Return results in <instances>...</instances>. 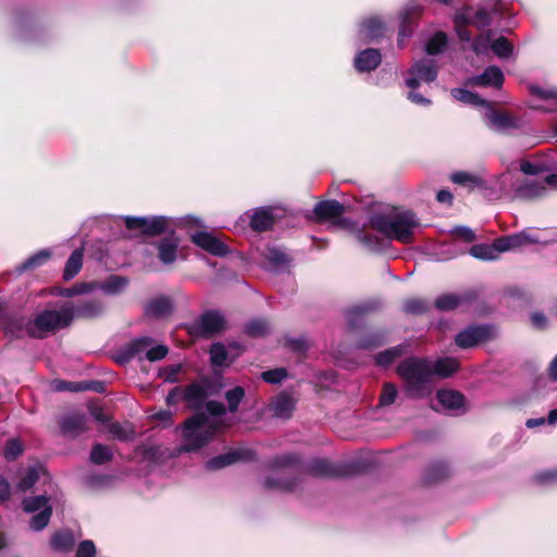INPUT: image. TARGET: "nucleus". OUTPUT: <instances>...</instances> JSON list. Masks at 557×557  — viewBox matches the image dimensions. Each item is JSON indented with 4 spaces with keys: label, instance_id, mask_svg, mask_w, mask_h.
Listing matches in <instances>:
<instances>
[{
    "label": "nucleus",
    "instance_id": "obj_36",
    "mask_svg": "<svg viewBox=\"0 0 557 557\" xmlns=\"http://www.w3.org/2000/svg\"><path fill=\"white\" fill-rule=\"evenodd\" d=\"M458 369V361L451 357H445L432 362V376L447 377Z\"/></svg>",
    "mask_w": 557,
    "mask_h": 557
},
{
    "label": "nucleus",
    "instance_id": "obj_23",
    "mask_svg": "<svg viewBox=\"0 0 557 557\" xmlns=\"http://www.w3.org/2000/svg\"><path fill=\"white\" fill-rule=\"evenodd\" d=\"M275 208L262 207L252 210L250 215V226L257 232H264L271 228L275 221Z\"/></svg>",
    "mask_w": 557,
    "mask_h": 557
},
{
    "label": "nucleus",
    "instance_id": "obj_61",
    "mask_svg": "<svg viewBox=\"0 0 557 557\" xmlns=\"http://www.w3.org/2000/svg\"><path fill=\"white\" fill-rule=\"evenodd\" d=\"M535 481L542 485H553L557 483V469L540 471L535 474Z\"/></svg>",
    "mask_w": 557,
    "mask_h": 557
},
{
    "label": "nucleus",
    "instance_id": "obj_12",
    "mask_svg": "<svg viewBox=\"0 0 557 557\" xmlns=\"http://www.w3.org/2000/svg\"><path fill=\"white\" fill-rule=\"evenodd\" d=\"M494 329L491 325H472L456 335V345L460 348H470L493 335Z\"/></svg>",
    "mask_w": 557,
    "mask_h": 557
},
{
    "label": "nucleus",
    "instance_id": "obj_26",
    "mask_svg": "<svg viewBox=\"0 0 557 557\" xmlns=\"http://www.w3.org/2000/svg\"><path fill=\"white\" fill-rule=\"evenodd\" d=\"M485 121L490 128L497 132H504L517 127V122L512 116L493 110H488L485 113Z\"/></svg>",
    "mask_w": 557,
    "mask_h": 557
},
{
    "label": "nucleus",
    "instance_id": "obj_13",
    "mask_svg": "<svg viewBox=\"0 0 557 557\" xmlns=\"http://www.w3.org/2000/svg\"><path fill=\"white\" fill-rule=\"evenodd\" d=\"M306 471L315 476H346L350 469L345 463H335L326 459H313L306 467Z\"/></svg>",
    "mask_w": 557,
    "mask_h": 557
},
{
    "label": "nucleus",
    "instance_id": "obj_25",
    "mask_svg": "<svg viewBox=\"0 0 557 557\" xmlns=\"http://www.w3.org/2000/svg\"><path fill=\"white\" fill-rule=\"evenodd\" d=\"M295 409V401L288 394H280L272 399L269 405V411L272 416L281 419L290 418Z\"/></svg>",
    "mask_w": 557,
    "mask_h": 557
},
{
    "label": "nucleus",
    "instance_id": "obj_55",
    "mask_svg": "<svg viewBox=\"0 0 557 557\" xmlns=\"http://www.w3.org/2000/svg\"><path fill=\"white\" fill-rule=\"evenodd\" d=\"M244 396H245V389L242 386H236L225 393V398L228 404V410L231 412H234L237 410Z\"/></svg>",
    "mask_w": 557,
    "mask_h": 557
},
{
    "label": "nucleus",
    "instance_id": "obj_48",
    "mask_svg": "<svg viewBox=\"0 0 557 557\" xmlns=\"http://www.w3.org/2000/svg\"><path fill=\"white\" fill-rule=\"evenodd\" d=\"M430 304L420 298H411L404 302L403 310L408 314L420 315L428 312Z\"/></svg>",
    "mask_w": 557,
    "mask_h": 557
},
{
    "label": "nucleus",
    "instance_id": "obj_1",
    "mask_svg": "<svg viewBox=\"0 0 557 557\" xmlns=\"http://www.w3.org/2000/svg\"><path fill=\"white\" fill-rule=\"evenodd\" d=\"M504 11L505 3L500 0L486 1L478 7L462 5L453 14L454 30L459 40L471 42V49L475 54H484L491 48L490 35L481 34L473 38L469 26L482 32L492 26L496 18L502 17Z\"/></svg>",
    "mask_w": 557,
    "mask_h": 557
},
{
    "label": "nucleus",
    "instance_id": "obj_19",
    "mask_svg": "<svg viewBox=\"0 0 557 557\" xmlns=\"http://www.w3.org/2000/svg\"><path fill=\"white\" fill-rule=\"evenodd\" d=\"M382 62L380 50L367 48L356 53L354 58V67L358 73H370L379 67Z\"/></svg>",
    "mask_w": 557,
    "mask_h": 557
},
{
    "label": "nucleus",
    "instance_id": "obj_47",
    "mask_svg": "<svg viewBox=\"0 0 557 557\" xmlns=\"http://www.w3.org/2000/svg\"><path fill=\"white\" fill-rule=\"evenodd\" d=\"M386 342L385 332L377 331L367 334L362 337L358 346L362 349H374L382 346Z\"/></svg>",
    "mask_w": 557,
    "mask_h": 557
},
{
    "label": "nucleus",
    "instance_id": "obj_16",
    "mask_svg": "<svg viewBox=\"0 0 557 557\" xmlns=\"http://www.w3.org/2000/svg\"><path fill=\"white\" fill-rule=\"evenodd\" d=\"M74 319H94L100 317L104 310V304L99 299H85L76 305L66 304Z\"/></svg>",
    "mask_w": 557,
    "mask_h": 557
},
{
    "label": "nucleus",
    "instance_id": "obj_62",
    "mask_svg": "<svg viewBox=\"0 0 557 557\" xmlns=\"http://www.w3.org/2000/svg\"><path fill=\"white\" fill-rule=\"evenodd\" d=\"M285 345L296 352H305L309 347L308 341L304 336L286 338Z\"/></svg>",
    "mask_w": 557,
    "mask_h": 557
},
{
    "label": "nucleus",
    "instance_id": "obj_30",
    "mask_svg": "<svg viewBox=\"0 0 557 557\" xmlns=\"http://www.w3.org/2000/svg\"><path fill=\"white\" fill-rule=\"evenodd\" d=\"M172 308L171 299L165 296H160L146 305L145 313L151 318H164L172 312Z\"/></svg>",
    "mask_w": 557,
    "mask_h": 557
},
{
    "label": "nucleus",
    "instance_id": "obj_18",
    "mask_svg": "<svg viewBox=\"0 0 557 557\" xmlns=\"http://www.w3.org/2000/svg\"><path fill=\"white\" fill-rule=\"evenodd\" d=\"M467 84L473 87L499 89L504 84V73L500 67L490 65L481 74L468 78Z\"/></svg>",
    "mask_w": 557,
    "mask_h": 557
},
{
    "label": "nucleus",
    "instance_id": "obj_53",
    "mask_svg": "<svg viewBox=\"0 0 557 557\" xmlns=\"http://www.w3.org/2000/svg\"><path fill=\"white\" fill-rule=\"evenodd\" d=\"M53 388L58 392H83V391H89L91 388L90 384L82 383V382H67L58 380L53 382Z\"/></svg>",
    "mask_w": 557,
    "mask_h": 557
},
{
    "label": "nucleus",
    "instance_id": "obj_32",
    "mask_svg": "<svg viewBox=\"0 0 557 557\" xmlns=\"http://www.w3.org/2000/svg\"><path fill=\"white\" fill-rule=\"evenodd\" d=\"M128 284V280L119 275H111L101 283H91L92 290L99 288L107 295L120 294Z\"/></svg>",
    "mask_w": 557,
    "mask_h": 557
},
{
    "label": "nucleus",
    "instance_id": "obj_10",
    "mask_svg": "<svg viewBox=\"0 0 557 557\" xmlns=\"http://www.w3.org/2000/svg\"><path fill=\"white\" fill-rule=\"evenodd\" d=\"M406 78V85L411 88H418L422 83H432L436 79L438 70L434 60L421 59L412 64Z\"/></svg>",
    "mask_w": 557,
    "mask_h": 557
},
{
    "label": "nucleus",
    "instance_id": "obj_7",
    "mask_svg": "<svg viewBox=\"0 0 557 557\" xmlns=\"http://www.w3.org/2000/svg\"><path fill=\"white\" fill-rule=\"evenodd\" d=\"M71 311L64 305L60 309L44 310L27 323V333L33 337H44L72 323Z\"/></svg>",
    "mask_w": 557,
    "mask_h": 557
},
{
    "label": "nucleus",
    "instance_id": "obj_21",
    "mask_svg": "<svg viewBox=\"0 0 557 557\" xmlns=\"http://www.w3.org/2000/svg\"><path fill=\"white\" fill-rule=\"evenodd\" d=\"M424 11L420 4L406 7L401 14V24L398 33V46L403 47L405 38H408L413 33L416 18L419 17Z\"/></svg>",
    "mask_w": 557,
    "mask_h": 557
},
{
    "label": "nucleus",
    "instance_id": "obj_49",
    "mask_svg": "<svg viewBox=\"0 0 557 557\" xmlns=\"http://www.w3.org/2000/svg\"><path fill=\"white\" fill-rule=\"evenodd\" d=\"M51 515L52 507H45L41 511L32 517L29 528L35 532L44 530L48 525Z\"/></svg>",
    "mask_w": 557,
    "mask_h": 557
},
{
    "label": "nucleus",
    "instance_id": "obj_52",
    "mask_svg": "<svg viewBox=\"0 0 557 557\" xmlns=\"http://www.w3.org/2000/svg\"><path fill=\"white\" fill-rule=\"evenodd\" d=\"M112 455L110 447L102 444H96L90 451V460L96 465H103L111 460Z\"/></svg>",
    "mask_w": 557,
    "mask_h": 557
},
{
    "label": "nucleus",
    "instance_id": "obj_57",
    "mask_svg": "<svg viewBox=\"0 0 557 557\" xmlns=\"http://www.w3.org/2000/svg\"><path fill=\"white\" fill-rule=\"evenodd\" d=\"M245 331L251 336H262L269 331V324L264 320H252L245 325Z\"/></svg>",
    "mask_w": 557,
    "mask_h": 557
},
{
    "label": "nucleus",
    "instance_id": "obj_15",
    "mask_svg": "<svg viewBox=\"0 0 557 557\" xmlns=\"http://www.w3.org/2000/svg\"><path fill=\"white\" fill-rule=\"evenodd\" d=\"M150 345H152L150 337L144 336L135 338L116 352L115 360L121 364L127 363L135 358L143 360Z\"/></svg>",
    "mask_w": 557,
    "mask_h": 557
},
{
    "label": "nucleus",
    "instance_id": "obj_64",
    "mask_svg": "<svg viewBox=\"0 0 557 557\" xmlns=\"http://www.w3.org/2000/svg\"><path fill=\"white\" fill-rule=\"evenodd\" d=\"M4 457L9 460L15 459L22 454V445L16 440H10L4 447Z\"/></svg>",
    "mask_w": 557,
    "mask_h": 557
},
{
    "label": "nucleus",
    "instance_id": "obj_20",
    "mask_svg": "<svg viewBox=\"0 0 557 557\" xmlns=\"http://www.w3.org/2000/svg\"><path fill=\"white\" fill-rule=\"evenodd\" d=\"M436 398L443 411L453 414L465 412V397L461 393L451 389H440Z\"/></svg>",
    "mask_w": 557,
    "mask_h": 557
},
{
    "label": "nucleus",
    "instance_id": "obj_33",
    "mask_svg": "<svg viewBox=\"0 0 557 557\" xmlns=\"http://www.w3.org/2000/svg\"><path fill=\"white\" fill-rule=\"evenodd\" d=\"M51 255L52 252L50 249H41L20 263L15 268V271L17 274H22L26 271L37 269L45 264L50 259Z\"/></svg>",
    "mask_w": 557,
    "mask_h": 557
},
{
    "label": "nucleus",
    "instance_id": "obj_9",
    "mask_svg": "<svg viewBox=\"0 0 557 557\" xmlns=\"http://www.w3.org/2000/svg\"><path fill=\"white\" fill-rule=\"evenodd\" d=\"M226 321L224 315L216 311L210 310L201 314L189 326V332L196 336L209 337L220 333L225 329Z\"/></svg>",
    "mask_w": 557,
    "mask_h": 557
},
{
    "label": "nucleus",
    "instance_id": "obj_27",
    "mask_svg": "<svg viewBox=\"0 0 557 557\" xmlns=\"http://www.w3.org/2000/svg\"><path fill=\"white\" fill-rule=\"evenodd\" d=\"M379 307V301L371 300L349 308L346 312L349 326L352 329L357 327L362 322L366 314L376 310Z\"/></svg>",
    "mask_w": 557,
    "mask_h": 557
},
{
    "label": "nucleus",
    "instance_id": "obj_45",
    "mask_svg": "<svg viewBox=\"0 0 557 557\" xmlns=\"http://www.w3.org/2000/svg\"><path fill=\"white\" fill-rule=\"evenodd\" d=\"M463 302V297L455 294H446L436 298L435 307L441 311H449L459 307Z\"/></svg>",
    "mask_w": 557,
    "mask_h": 557
},
{
    "label": "nucleus",
    "instance_id": "obj_46",
    "mask_svg": "<svg viewBox=\"0 0 557 557\" xmlns=\"http://www.w3.org/2000/svg\"><path fill=\"white\" fill-rule=\"evenodd\" d=\"M23 510L29 513L41 511L45 507H51L49 505V498L45 495H38L34 497H26L22 502Z\"/></svg>",
    "mask_w": 557,
    "mask_h": 557
},
{
    "label": "nucleus",
    "instance_id": "obj_3",
    "mask_svg": "<svg viewBox=\"0 0 557 557\" xmlns=\"http://www.w3.org/2000/svg\"><path fill=\"white\" fill-rule=\"evenodd\" d=\"M124 221L125 226L129 231H137L147 236H157L166 232H173L175 227H203L201 219L194 215H186L184 218H170L165 215L152 216H120V215H106L101 218V223L120 226Z\"/></svg>",
    "mask_w": 557,
    "mask_h": 557
},
{
    "label": "nucleus",
    "instance_id": "obj_39",
    "mask_svg": "<svg viewBox=\"0 0 557 557\" xmlns=\"http://www.w3.org/2000/svg\"><path fill=\"white\" fill-rule=\"evenodd\" d=\"M450 94L456 100H458L462 103L478 106V107H487L488 106V102L486 100L482 99L478 94H474V92L469 91L463 88H454V89H451Z\"/></svg>",
    "mask_w": 557,
    "mask_h": 557
},
{
    "label": "nucleus",
    "instance_id": "obj_6",
    "mask_svg": "<svg viewBox=\"0 0 557 557\" xmlns=\"http://www.w3.org/2000/svg\"><path fill=\"white\" fill-rule=\"evenodd\" d=\"M216 431L215 420L202 412L194 414L182 426L183 443L180 451H197L214 437Z\"/></svg>",
    "mask_w": 557,
    "mask_h": 557
},
{
    "label": "nucleus",
    "instance_id": "obj_59",
    "mask_svg": "<svg viewBox=\"0 0 557 557\" xmlns=\"http://www.w3.org/2000/svg\"><path fill=\"white\" fill-rule=\"evenodd\" d=\"M286 376L287 371L284 368H276L261 373L262 380L271 384L281 383Z\"/></svg>",
    "mask_w": 557,
    "mask_h": 557
},
{
    "label": "nucleus",
    "instance_id": "obj_5",
    "mask_svg": "<svg viewBox=\"0 0 557 557\" xmlns=\"http://www.w3.org/2000/svg\"><path fill=\"white\" fill-rule=\"evenodd\" d=\"M454 184L467 187L469 190H478L488 199H498L508 190L511 182V172L506 171L499 175L484 176L479 173L458 171L450 175Z\"/></svg>",
    "mask_w": 557,
    "mask_h": 557
},
{
    "label": "nucleus",
    "instance_id": "obj_60",
    "mask_svg": "<svg viewBox=\"0 0 557 557\" xmlns=\"http://www.w3.org/2000/svg\"><path fill=\"white\" fill-rule=\"evenodd\" d=\"M168 352H169L168 347L164 345H157V346L150 345V347H148V350L146 352L145 359H147L151 362L159 361V360H162L163 358H165Z\"/></svg>",
    "mask_w": 557,
    "mask_h": 557
},
{
    "label": "nucleus",
    "instance_id": "obj_44",
    "mask_svg": "<svg viewBox=\"0 0 557 557\" xmlns=\"http://www.w3.org/2000/svg\"><path fill=\"white\" fill-rule=\"evenodd\" d=\"M264 486L271 490L292 492L297 486L296 479H285L281 476H269L264 481Z\"/></svg>",
    "mask_w": 557,
    "mask_h": 557
},
{
    "label": "nucleus",
    "instance_id": "obj_34",
    "mask_svg": "<svg viewBox=\"0 0 557 557\" xmlns=\"http://www.w3.org/2000/svg\"><path fill=\"white\" fill-rule=\"evenodd\" d=\"M243 454L244 453L242 450H232V451L215 456L213 458H210L207 461L206 468L208 470H220L222 468L231 466L234 462L243 459Z\"/></svg>",
    "mask_w": 557,
    "mask_h": 557
},
{
    "label": "nucleus",
    "instance_id": "obj_8",
    "mask_svg": "<svg viewBox=\"0 0 557 557\" xmlns=\"http://www.w3.org/2000/svg\"><path fill=\"white\" fill-rule=\"evenodd\" d=\"M11 24L17 40L27 44L42 40L45 28L34 14L29 12L16 13L12 17Z\"/></svg>",
    "mask_w": 557,
    "mask_h": 557
},
{
    "label": "nucleus",
    "instance_id": "obj_29",
    "mask_svg": "<svg viewBox=\"0 0 557 557\" xmlns=\"http://www.w3.org/2000/svg\"><path fill=\"white\" fill-rule=\"evenodd\" d=\"M208 396L207 388L202 384L194 383L183 387V399L191 409H199Z\"/></svg>",
    "mask_w": 557,
    "mask_h": 557
},
{
    "label": "nucleus",
    "instance_id": "obj_28",
    "mask_svg": "<svg viewBox=\"0 0 557 557\" xmlns=\"http://www.w3.org/2000/svg\"><path fill=\"white\" fill-rule=\"evenodd\" d=\"M345 207L337 200H323L314 206L313 212L319 220H327L341 216Z\"/></svg>",
    "mask_w": 557,
    "mask_h": 557
},
{
    "label": "nucleus",
    "instance_id": "obj_24",
    "mask_svg": "<svg viewBox=\"0 0 557 557\" xmlns=\"http://www.w3.org/2000/svg\"><path fill=\"white\" fill-rule=\"evenodd\" d=\"M384 23L377 16H369L359 24V36L362 40L369 42L384 34Z\"/></svg>",
    "mask_w": 557,
    "mask_h": 557
},
{
    "label": "nucleus",
    "instance_id": "obj_4",
    "mask_svg": "<svg viewBox=\"0 0 557 557\" xmlns=\"http://www.w3.org/2000/svg\"><path fill=\"white\" fill-rule=\"evenodd\" d=\"M397 374L404 381L406 393L412 398H423L432 392V362L409 357L397 367Z\"/></svg>",
    "mask_w": 557,
    "mask_h": 557
},
{
    "label": "nucleus",
    "instance_id": "obj_14",
    "mask_svg": "<svg viewBox=\"0 0 557 557\" xmlns=\"http://www.w3.org/2000/svg\"><path fill=\"white\" fill-rule=\"evenodd\" d=\"M513 174L511 173V182L508 187H512L516 198L519 199H537L547 194L545 183L539 180L525 178L517 184H513Z\"/></svg>",
    "mask_w": 557,
    "mask_h": 557
},
{
    "label": "nucleus",
    "instance_id": "obj_22",
    "mask_svg": "<svg viewBox=\"0 0 557 557\" xmlns=\"http://www.w3.org/2000/svg\"><path fill=\"white\" fill-rule=\"evenodd\" d=\"M87 422L86 414L72 412L60 420V429L63 435L74 438L87 430Z\"/></svg>",
    "mask_w": 557,
    "mask_h": 557
},
{
    "label": "nucleus",
    "instance_id": "obj_31",
    "mask_svg": "<svg viewBox=\"0 0 557 557\" xmlns=\"http://www.w3.org/2000/svg\"><path fill=\"white\" fill-rule=\"evenodd\" d=\"M178 240L174 238H163L158 245V258L164 264H172L177 258Z\"/></svg>",
    "mask_w": 557,
    "mask_h": 557
},
{
    "label": "nucleus",
    "instance_id": "obj_35",
    "mask_svg": "<svg viewBox=\"0 0 557 557\" xmlns=\"http://www.w3.org/2000/svg\"><path fill=\"white\" fill-rule=\"evenodd\" d=\"M83 257H84L83 248H77L71 253L70 258L67 259V261L65 263V268L63 271L64 280L70 281L78 274V272L81 271L82 265H83Z\"/></svg>",
    "mask_w": 557,
    "mask_h": 557
},
{
    "label": "nucleus",
    "instance_id": "obj_54",
    "mask_svg": "<svg viewBox=\"0 0 557 557\" xmlns=\"http://www.w3.org/2000/svg\"><path fill=\"white\" fill-rule=\"evenodd\" d=\"M210 360L213 366L222 367L227 360V350L221 343H214L210 348Z\"/></svg>",
    "mask_w": 557,
    "mask_h": 557
},
{
    "label": "nucleus",
    "instance_id": "obj_2",
    "mask_svg": "<svg viewBox=\"0 0 557 557\" xmlns=\"http://www.w3.org/2000/svg\"><path fill=\"white\" fill-rule=\"evenodd\" d=\"M369 225L389 240L408 244L420 222L410 210L385 207L369 216Z\"/></svg>",
    "mask_w": 557,
    "mask_h": 557
},
{
    "label": "nucleus",
    "instance_id": "obj_51",
    "mask_svg": "<svg viewBox=\"0 0 557 557\" xmlns=\"http://www.w3.org/2000/svg\"><path fill=\"white\" fill-rule=\"evenodd\" d=\"M108 430L109 433L119 441H131L135 436V432L129 425L116 422L110 423Z\"/></svg>",
    "mask_w": 557,
    "mask_h": 557
},
{
    "label": "nucleus",
    "instance_id": "obj_42",
    "mask_svg": "<svg viewBox=\"0 0 557 557\" xmlns=\"http://www.w3.org/2000/svg\"><path fill=\"white\" fill-rule=\"evenodd\" d=\"M41 469L38 467H29L21 473V479L16 485L20 492H27L39 480Z\"/></svg>",
    "mask_w": 557,
    "mask_h": 557
},
{
    "label": "nucleus",
    "instance_id": "obj_50",
    "mask_svg": "<svg viewBox=\"0 0 557 557\" xmlns=\"http://www.w3.org/2000/svg\"><path fill=\"white\" fill-rule=\"evenodd\" d=\"M491 49L500 59H507L512 54L513 47L507 38L500 36L491 44Z\"/></svg>",
    "mask_w": 557,
    "mask_h": 557
},
{
    "label": "nucleus",
    "instance_id": "obj_63",
    "mask_svg": "<svg viewBox=\"0 0 557 557\" xmlns=\"http://www.w3.org/2000/svg\"><path fill=\"white\" fill-rule=\"evenodd\" d=\"M96 546L92 541L85 540L78 544L76 557H95Z\"/></svg>",
    "mask_w": 557,
    "mask_h": 557
},
{
    "label": "nucleus",
    "instance_id": "obj_11",
    "mask_svg": "<svg viewBox=\"0 0 557 557\" xmlns=\"http://www.w3.org/2000/svg\"><path fill=\"white\" fill-rule=\"evenodd\" d=\"M191 242L215 257H225L230 252V248L220 238L207 231H198L190 235Z\"/></svg>",
    "mask_w": 557,
    "mask_h": 557
},
{
    "label": "nucleus",
    "instance_id": "obj_40",
    "mask_svg": "<svg viewBox=\"0 0 557 557\" xmlns=\"http://www.w3.org/2000/svg\"><path fill=\"white\" fill-rule=\"evenodd\" d=\"M448 44V37L444 32H436L425 44V52L429 55L442 53Z\"/></svg>",
    "mask_w": 557,
    "mask_h": 557
},
{
    "label": "nucleus",
    "instance_id": "obj_37",
    "mask_svg": "<svg viewBox=\"0 0 557 557\" xmlns=\"http://www.w3.org/2000/svg\"><path fill=\"white\" fill-rule=\"evenodd\" d=\"M408 348L407 343L399 344L397 346L391 347L384 351L379 352L375 356V361L379 366L387 367L394 362L395 359L403 356Z\"/></svg>",
    "mask_w": 557,
    "mask_h": 557
},
{
    "label": "nucleus",
    "instance_id": "obj_41",
    "mask_svg": "<svg viewBox=\"0 0 557 557\" xmlns=\"http://www.w3.org/2000/svg\"><path fill=\"white\" fill-rule=\"evenodd\" d=\"M267 260L276 270H285L290 262L288 255L280 248H269L265 253Z\"/></svg>",
    "mask_w": 557,
    "mask_h": 557
},
{
    "label": "nucleus",
    "instance_id": "obj_58",
    "mask_svg": "<svg viewBox=\"0 0 557 557\" xmlns=\"http://www.w3.org/2000/svg\"><path fill=\"white\" fill-rule=\"evenodd\" d=\"M397 397V388L392 383H385L382 388V393L380 396V405L381 406H389L392 405Z\"/></svg>",
    "mask_w": 557,
    "mask_h": 557
},
{
    "label": "nucleus",
    "instance_id": "obj_17",
    "mask_svg": "<svg viewBox=\"0 0 557 557\" xmlns=\"http://www.w3.org/2000/svg\"><path fill=\"white\" fill-rule=\"evenodd\" d=\"M542 243L536 236L528 231H522L509 236H503L495 239V247L497 248L498 255L505 251H509L516 248H520L530 244Z\"/></svg>",
    "mask_w": 557,
    "mask_h": 557
},
{
    "label": "nucleus",
    "instance_id": "obj_38",
    "mask_svg": "<svg viewBox=\"0 0 557 557\" xmlns=\"http://www.w3.org/2000/svg\"><path fill=\"white\" fill-rule=\"evenodd\" d=\"M75 540L71 531L64 530L54 533L50 545L57 552H67L74 546Z\"/></svg>",
    "mask_w": 557,
    "mask_h": 557
},
{
    "label": "nucleus",
    "instance_id": "obj_43",
    "mask_svg": "<svg viewBox=\"0 0 557 557\" xmlns=\"http://www.w3.org/2000/svg\"><path fill=\"white\" fill-rule=\"evenodd\" d=\"M470 255L481 260H495L498 258V251L495 247V240L492 245L478 244L470 248Z\"/></svg>",
    "mask_w": 557,
    "mask_h": 557
},
{
    "label": "nucleus",
    "instance_id": "obj_56",
    "mask_svg": "<svg viewBox=\"0 0 557 557\" xmlns=\"http://www.w3.org/2000/svg\"><path fill=\"white\" fill-rule=\"evenodd\" d=\"M529 90L533 96H536L537 98H540L542 100H545V101L553 100V101H555V103H557V87L543 88L537 85H531L529 87Z\"/></svg>",
    "mask_w": 557,
    "mask_h": 557
}]
</instances>
